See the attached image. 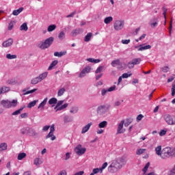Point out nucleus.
Listing matches in <instances>:
<instances>
[{"label":"nucleus","instance_id":"obj_28","mask_svg":"<svg viewBox=\"0 0 175 175\" xmlns=\"http://www.w3.org/2000/svg\"><path fill=\"white\" fill-rule=\"evenodd\" d=\"M91 38H92V33H88L85 36V42H90V40H91Z\"/></svg>","mask_w":175,"mask_h":175},{"label":"nucleus","instance_id":"obj_50","mask_svg":"<svg viewBox=\"0 0 175 175\" xmlns=\"http://www.w3.org/2000/svg\"><path fill=\"white\" fill-rule=\"evenodd\" d=\"M59 39H60L61 40H62L64 39V38H65V33L64 31H61L59 34L58 36Z\"/></svg>","mask_w":175,"mask_h":175},{"label":"nucleus","instance_id":"obj_59","mask_svg":"<svg viewBox=\"0 0 175 175\" xmlns=\"http://www.w3.org/2000/svg\"><path fill=\"white\" fill-rule=\"evenodd\" d=\"M58 175H68V173L66 172V170H63L59 172Z\"/></svg>","mask_w":175,"mask_h":175},{"label":"nucleus","instance_id":"obj_57","mask_svg":"<svg viewBox=\"0 0 175 175\" xmlns=\"http://www.w3.org/2000/svg\"><path fill=\"white\" fill-rule=\"evenodd\" d=\"M175 95V83L172 84V96H174Z\"/></svg>","mask_w":175,"mask_h":175},{"label":"nucleus","instance_id":"obj_5","mask_svg":"<svg viewBox=\"0 0 175 175\" xmlns=\"http://www.w3.org/2000/svg\"><path fill=\"white\" fill-rule=\"evenodd\" d=\"M172 155H173L172 153V148L170 147H166L162 150L161 155L160 157L162 159H166L170 157H172Z\"/></svg>","mask_w":175,"mask_h":175},{"label":"nucleus","instance_id":"obj_4","mask_svg":"<svg viewBox=\"0 0 175 175\" xmlns=\"http://www.w3.org/2000/svg\"><path fill=\"white\" fill-rule=\"evenodd\" d=\"M53 42H54V38L50 37L45 40L44 42L39 45L40 49L41 50H46V49H49L51 44H53Z\"/></svg>","mask_w":175,"mask_h":175},{"label":"nucleus","instance_id":"obj_38","mask_svg":"<svg viewBox=\"0 0 175 175\" xmlns=\"http://www.w3.org/2000/svg\"><path fill=\"white\" fill-rule=\"evenodd\" d=\"M111 66H113V68H115V66H116V65H120V59H116V60H113V61H112L111 62Z\"/></svg>","mask_w":175,"mask_h":175},{"label":"nucleus","instance_id":"obj_52","mask_svg":"<svg viewBox=\"0 0 175 175\" xmlns=\"http://www.w3.org/2000/svg\"><path fill=\"white\" fill-rule=\"evenodd\" d=\"M13 27H14V23L13 21H11L9 23V26H8L9 31H12L13 29Z\"/></svg>","mask_w":175,"mask_h":175},{"label":"nucleus","instance_id":"obj_63","mask_svg":"<svg viewBox=\"0 0 175 175\" xmlns=\"http://www.w3.org/2000/svg\"><path fill=\"white\" fill-rule=\"evenodd\" d=\"M166 131H165V130H161V131H160V133H159V135L160 136H165V134L166 133Z\"/></svg>","mask_w":175,"mask_h":175},{"label":"nucleus","instance_id":"obj_19","mask_svg":"<svg viewBox=\"0 0 175 175\" xmlns=\"http://www.w3.org/2000/svg\"><path fill=\"white\" fill-rule=\"evenodd\" d=\"M47 75H49L48 72H43L42 74L40 75L38 77V79H40V81H42V80H44L47 77Z\"/></svg>","mask_w":175,"mask_h":175},{"label":"nucleus","instance_id":"obj_27","mask_svg":"<svg viewBox=\"0 0 175 175\" xmlns=\"http://www.w3.org/2000/svg\"><path fill=\"white\" fill-rule=\"evenodd\" d=\"M58 64V60H54L52 62V63L50 64L48 70H51L54 66H55Z\"/></svg>","mask_w":175,"mask_h":175},{"label":"nucleus","instance_id":"obj_33","mask_svg":"<svg viewBox=\"0 0 175 175\" xmlns=\"http://www.w3.org/2000/svg\"><path fill=\"white\" fill-rule=\"evenodd\" d=\"M107 126V121H103L98 124L99 128H106Z\"/></svg>","mask_w":175,"mask_h":175},{"label":"nucleus","instance_id":"obj_6","mask_svg":"<svg viewBox=\"0 0 175 175\" xmlns=\"http://www.w3.org/2000/svg\"><path fill=\"white\" fill-rule=\"evenodd\" d=\"M164 120L168 125H175V116L170 114L164 116Z\"/></svg>","mask_w":175,"mask_h":175},{"label":"nucleus","instance_id":"obj_49","mask_svg":"<svg viewBox=\"0 0 175 175\" xmlns=\"http://www.w3.org/2000/svg\"><path fill=\"white\" fill-rule=\"evenodd\" d=\"M127 66L129 69H133V68H135V64H133V62L131 61L128 63Z\"/></svg>","mask_w":175,"mask_h":175},{"label":"nucleus","instance_id":"obj_14","mask_svg":"<svg viewBox=\"0 0 175 175\" xmlns=\"http://www.w3.org/2000/svg\"><path fill=\"white\" fill-rule=\"evenodd\" d=\"M151 49V45H146L140 44L139 46L138 51H144V50H150Z\"/></svg>","mask_w":175,"mask_h":175},{"label":"nucleus","instance_id":"obj_56","mask_svg":"<svg viewBox=\"0 0 175 175\" xmlns=\"http://www.w3.org/2000/svg\"><path fill=\"white\" fill-rule=\"evenodd\" d=\"M122 44H129L131 43V40H122Z\"/></svg>","mask_w":175,"mask_h":175},{"label":"nucleus","instance_id":"obj_9","mask_svg":"<svg viewBox=\"0 0 175 175\" xmlns=\"http://www.w3.org/2000/svg\"><path fill=\"white\" fill-rule=\"evenodd\" d=\"M90 72H91V66H88L87 67H85V68H83L82 70V71L80 72L79 77L81 78V77H84V76H85L86 73H90Z\"/></svg>","mask_w":175,"mask_h":175},{"label":"nucleus","instance_id":"obj_3","mask_svg":"<svg viewBox=\"0 0 175 175\" xmlns=\"http://www.w3.org/2000/svg\"><path fill=\"white\" fill-rule=\"evenodd\" d=\"M53 42H54V38L50 37L45 40L44 42L39 45L40 49L41 50H46V49H49L51 44H53Z\"/></svg>","mask_w":175,"mask_h":175},{"label":"nucleus","instance_id":"obj_55","mask_svg":"<svg viewBox=\"0 0 175 175\" xmlns=\"http://www.w3.org/2000/svg\"><path fill=\"white\" fill-rule=\"evenodd\" d=\"M64 100H59L57 103V105L56 107H55V109H57V107H59V106H61L62 105L64 104Z\"/></svg>","mask_w":175,"mask_h":175},{"label":"nucleus","instance_id":"obj_54","mask_svg":"<svg viewBox=\"0 0 175 175\" xmlns=\"http://www.w3.org/2000/svg\"><path fill=\"white\" fill-rule=\"evenodd\" d=\"M64 121L65 123L70 122L72 121V119H70V118H69V116H65L64 118Z\"/></svg>","mask_w":175,"mask_h":175},{"label":"nucleus","instance_id":"obj_12","mask_svg":"<svg viewBox=\"0 0 175 175\" xmlns=\"http://www.w3.org/2000/svg\"><path fill=\"white\" fill-rule=\"evenodd\" d=\"M13 44V39L9 38L8 40L4 41L2 44L3 47H10Z\"/></svg>","mask_w":175,"mask_h":175},{"label":"nucleus","instance_id":"obj_42","mask_svg":"<svg viewBox=\"0 0 175 175\" xmlns=\"http://www.w3.org/2000/svg\"><path fill=\"white\" fill-rule=\"evenodd\" d=\"M131 76H132L131 72L124 73V74H122V79H128V77H131Z\"/></svg>","mask_w":175,"mask_h":175},{"label":"nucleus","instance_id":"obj_48","mask_svg":"<svg viewBox=\"0 0 175 175\" xmlns=\"http://www.w3.org/2000/svg\"><path fill=\"white\" fill-rule=\"evenodd\" d=\"M103 66H100L97 68V69L95 71V73L98 74V73H100V72H102V70H103Z\"/></svg>","mask_w":175,"mask_h":175},{"label":"nucleus","instance_id":"obj_26","mask_svg":"<svg viewBox=\"0 0 175 175\" xmlns=\"http://www.w3.org/2000/svg\"><path fill=\"white\" fill-rule=\"evenodd\" d=\"M24 107H23L22 108H20L19 109L14 111L12 113V116H18V114H21V111H23V110H24Z\"/></svg>","mask_w":175,"mask_h":175},{"label":"nucleus","instance_id":"obj_20","mask_svg":"<svg viewBox=\"0 0 175 175\" xmlns=\"http://www.w3.org/2000/svg\"><path fill=\"white\" fill-rule=\"evenodd\" d=\"M23 10H24V8H20L18 10H14L12 12V14L14 16H18V14H20V13H21V12H23Z\"/></svg>","mask_w":175,"mask_h":175},{"label":"nucleus","instance_id":"obj_21","mask_svg":"<svg viewBox=\"0 0 175 175\" xmlns=\"http://www.w3.org/2000/svg\"><path fill=\"white\" fill-rule=\"evenodd\" d=\"M132 122H133V118H129L126 119V121L124 123V126H129V125H131V124H132Z\"/></svg>","mask_w":175,"mask_h":175},{"label":"nucleus","instance_id":"obj_64","mask_svg":"<svg viewBox=\"0 0 175 175\" xmlns=\"http://www.w3.org/2000/svg\"><path fill=\"white\" fill-rule=\"evenodd\" d=\"M167 175H175V172L172 170L171 171L168 172Z\"/></svg>","mask_w":175,"mask_h":175},{"label":"nucleus","instance_id":"obj_40","mask_svg":"<svg viewBox=\"0 0 175 175\" xmlns=\"http://www.w3.org/2000/svg\"><path fill=\"white\" fill-rule=\"evenodd\" d=\"M57 100L55 98H52L49 100V103L50 105H55L57 104Z\"/></svg>","mask_w":175,"mask_h":175},{"label":"nucleus","instance_id":"obj_58","mask_svg":"<svg viewBox=\"0 0 175 175\" xmlns=\"http://www.w3.org/2000/svg\"><path fill=\"white\" fill-rule=\"evenodd\" d=\"M106 106L105 105H100L97 108V113H99L100 110H103V109H105Z\"/></svg>","mask_w":175,"mask_h":175},{"label":"nucleus","instance_id":"obj_30","mask_svg":"<svg viewBox=\"0 0 175 175\" xmlns=\"http://www.w3.org/2000/svg\"><path fill=\"white\" fill-rule=\"evenodd\" d=\"M66 91V90L64 88L59 89L57 92V96H62V95H64V94H65Z\"/></svg>","mask_w":175,"mask_h":175},{"label":"nucleus","instance_id":"obj_35","mask_svg":"<svg viewBox=\"0 0 175 175\" xmlns=\"http://www.w3.org/2000/svg\"><path fill=\"white\" fill-rule=\"evenodd\" d=\"M50 137H51V140H55V139H56V137H55V135H54L53 134V133H51V132H49V134L46 135V139H49V138H50Z\"/></svg>","mask_w":175,"mask_h":175},{"label":"nucleus","instance_id":"obj_13","mask_svg":"<svg viewBox=\"0 0 175 175\" xmlns=\"http://www.w3.org/2000/svg\"><path fill=\"white\" fill-rule=\"evenodd\" d=\"M47 100H49L48 98H45L43 101L38 105V109H40V110H44V106L47 103Z\"/></svg>","mask_w":175,"mask_h":175},{"label":"nucleus","instance_id":"obj_51","mask_svg":"<svg viewBox=\"0 0 175 175\" xmlns=\"http://www.w3.org/2000/svg\"><path fill=\"white\" fill-rule=\"evenodd\" d=\"M143 118H144V116H143L142 114H139L137 116V122H139V121H142V120H143Z\"/></svg>","mask_w":175,"mask_h":175},{"label":"nucleus","instance_id":"obj_25","mask_svg":"<svg viewBox=\"0 0 175 175\" xmlns=\"http://www.w3.org/2000/svg\"><path fill=\"white\" fill-rule=\"evenodd\" d=\"M20 30L25 31H28V25H27V23H24L22 25H21Z\"/></svg>","mask_w":175,"mask_h":175},{"label":"nucleus","instance_id":"obj_46","mask_svg":"<svg viewBox=\"0 0 175 175\" xmlns=\"http://www.w3.org/2000/svg\"><path fill=\"white\" fill-rule=\"evenodd\" d=\"M148 167H150V163H147L146 164L145 167L142 170V172H144V173H146L147 170H148Z\"/></svg>","mask_w":175,"mask_h":175},{"label":"nucleus","instance_id":"obj_37","mask_svg":"<svg viewBox=\"0 0 175 175\" xmlns=\"http://www.w3.org/2000/svg\"><path fill=\"white\" fill-rule=\"evenodd\" d=\"M38 83H40V80L39 79L38 77L31 79V84L35 85V84H38Z\"/></svg>","mask_w":175,"mask_h":175},{"label":"nucleus","instance_id":"obj_16","mask_svg":"<svg viewBox=\"0 0 175 175\" xmlns=\"http://www.w3.org/2000/svg\"><path fill=\"white\" fill-rule=\"evenodd\" d=\"M83 32V29H76L75 30H72L71 32L72 36H77V35H79V33H81Z\"/></svg>","mask_w":175,"mask_h":175},{"label":"nucleus","instance_id":"obj_29","mask_svg":"<svg viewBox=\"0 0 175 175\" xmlns=\"http://www.w3.org/2000/svg\"><path fill=\"white\" fill-rule=\"evenodd\" d=\"M111 21H113V18L112 16H108V17H106L105 19H104V23L105 24H110L111 23Z\"/></svg>","mask_w":175,"mask_h":175},{"label":"nucleus","instance_id":"obj_8","mask_svg":"<svg viewBox=\"0 0 175 175\" xmlns=\"http://www.w3.org/2000/svg\"><path fill=\"white\" fill-rule=\"evenodd\" d=\"M124 23L122 21H116L113 24L114 29L116 31H121L124 28Z\"/></svg>","mask_w":175,"mask_h":175},{"label":"nucleus","instance_id":"obj_47","mask_svg":"<svg viewBox=\"0 0 175 175\" xmlns=\"http://www.w3.org/2000/svg\"><path fill=\"white\" fill-rule=\"evenodd\" d=\"M36 91H38V89H33L31 90L27 91L25 93H24V95H28L29 94H33V92H36Z\"/></svg>","mask_w":175,"mask_h":175},{"label":"nucleus","instance_id":"obj_18","mask_svg":"<svg viewBox=\"0 0 175 175\" xmlns=\"http://www.w3.org/2000/svg\"><path fill=\"white\" fill-rule=\"evenodd\" d=\"M155 152L158 157H161L162 155V146H158L155 148Z\"/></svg>","mask_w":175,"mask_h":175},{"label":"nucleus","instance_id":"obj_32","mask_svg":"<svg viewBox=\"0 0 175 175\" xmlns=\"http://www.w3.org/2000/svg\"><path fill=\"white\" fill-rule=\"evenodd\" d=\"M57 28V26L55 25H51L48 27V32H53V31H55Z\"/></svg>","mask_w":175,"mask_h":175},{"label":"nucleus","instance_id":"obj_15","mask_svg":"<svg viewBox=\"0 0 175 175\" xmlns=\"http://www.w3.org/2000/svg\"><path fill=\"white\" fill-rule=\"evenodd\" d=\"M150 25L151 28H155L158 25V18H153L150 21Z\"/></svg>","mask_w":175,"mask_h":175},{"label":"nucleus","instance_id":"obj_22","mask_svg":"<svg viewBox=\"0 0 175 175\" xmlns=\"http://www.w3.org/2000/svg\"><path fill=\"white\" fill-rule=\"evenodd\" d=\"M87 61H88V62H92L94 64H99V62H100V59L94 58H88Z\"/></svg>","mask_w":175,"mask_h":175},{"label":"nucleus","instance_id":"obj_11","mask_svg":"<svg viewBox=\"0 0 175 175\" xmlns=\"http://www.w3.org/2000/svg\"><path fill=\"white\" fill-rule=\"evenodd\" d=\"M27 135L35 137L38 136V133H36V131H35V129L32 128H29L27 131Z\"/></svg>","mask_w":175,"mask_h":175},{"label":"nucleus","instance_id":"obj_60","mask_svg":"<svg viewBox=\"0 0 175 175\" xmlns=\"http://www.w3.org/2000/svg\"><path fill=\"white\" fill-rule=\"evenodd\" d=\"M106 167H107V162H105L103 164L101 168H100V170L102 172L104 169H106Z\"/></svg>","mask_w":175,"mask_h":175},{"label":"nucleus","instance_id":"obj_43","mask_svg":"<svg viewBox=\"0 0 175 175\" xmlns=\"http://www.w3.org/2000/svg\"><path fill=\"white\" fill-rule=\"evenodd\" d=\"M29 128H23V129H22L21 130V133L22 134V135H25V133H26V135H28V129H29Z\"/></svg>","mask_w":175,"mask_h":175},{"label":"nucleus","instance_id":"obj_23","mask_svg":"<svg viewBox=\"0 0 175 175\" xmlns=\"http://www.w3.org/2000/svg\"><path fill=\"white\" fill-rule=\"evenodd\" d=\"M8 150V144L6 143L0 144V151H5Z\"/></svg>","mask_w":175,"mask_h":175},{"label":"nucleus","instance_id":"obj_45","mask_svg":"<svg viewBox=\"0 0 175 175\" xmlns=\"http://www.w3.org/2000/svg\"><path fill=\"white\" fill-rule=\"evenodd\" d=\"M1 89H3V94H5V92H9V91H10V88L7 86H3L1 88Z\"/></svg>","mask_w":175,"mask_h":175},{"label":"nucleus","instance_id":"obj_2","mask_svg":"<svg viewBox=\"0 0 175 175\" xmlns=\"http://www.w3.org/2000/svg\"><path fill=\"white\" fill-rule=\"evenodd\" d=\"M1 105L4 107V109H10L11 107H16L18 102L17 100H12V101L9 100H3L1 101Z\"/></svg>","mask_w":175,"mask_h":175},{"label":"nucleus","instance_id":"obj_61","mask_svg":"<svg viewBox=\"0 0 175 175\" xmlns=\"http://www.w3.org/2000/svg\"><path fill=\"white\" fill-rule=\"evenodd\" d=\"M77 107H72L70 110V113H77Z\"/></svg>","mask_w":175,"mask_h":175},{"label":"nucleus","instance_id":"obj_7","mask_svg":"<svg viewBox=\"0 0 175 175\" xmlns=\"http://www.w3.org/2000/svg\"><path fill=\"white\" fill-rule=\"evenodd\" d=\"M85 151H87V148H83L81 144L77 145L75 148V152L77 155H83V154H85Z\"/></svg>","mask_w":175,"mask_h":175},{"label":"nucleus","instance_id":"obj_24","mask_svg":"<svg viewBox=\"0 0 175 175\" xmlns=\"http://www.w3.org/2000/svg\"><path fill=\"white\" fill-rule=\"evenodd\" d=\"M27 157V154L25 152L19 153L17 157L18 161H22Z\"/></svg>","mask_w":175,"mask_h":175},{"label":"nucleus","instance_id":"obj_31","mask_svg":"<svg viewBox=\"0 0 175 175\" xmlns=\"http://www.w3.org/2000/svg\"><path fill=\"white\" fill-rule=\"evenodd\" d=\"M66 54V51H63V52H55L54 53V56L55 57H62L63 55H65Z\"/></svg>","mask_w":175,"mask_h":175},{"label":"nucleus","instance_id":"obj_41","mask_svg":"<svg viewBox=\"0 0 175 175\" xmlns=\"http://www.w3.org/2000/svg\"><path fill=\"white\" fill-rule=\"evenodd\" d=\"M146 152V149H138L137 150L136 154L137 155H142V154H144Z\"/></svg>","mask_w":175,"mask_h":175},{"label":"nucleus","instance_id":"obj_34","mask_svg":"<svg viewBox=\"0 0 175 175\" xmlns=\"http://www.w3.org/2000/svg\"><path fill=\"white\" fill-rule=\"evenodd\" d=\"M6 58L8 59H16V58H17V55L8 53L6 55Z\"/></svg>","mask_w":175,"mask_h":175},{"label":"nucleus","instance_id":"obj_36","mask_svg":"<svg viewBox=\"0 0 175 175\" xmlns=\"http://www.w3.org/2000/svg\"><path fill=\"white\" fill-rule=\"evenodd\" d=\"M37 102H38V100H33V101L30 102V103L28 104L27 107H28L29 109H31V108H32V107L36 106V103H37Z\"/></svg>","mask_w":175,"mask_h":175},{"label":"nucleus","instance_id":"obj_39","mask_svg":"<svg viewBox=\"0 0 175 175\" xmlns=\"http://www.w3.org/2000/svg\"><path fill=\"white\" fill-rule=\"evenodd\" d=\"M131 62H133V64L134 65H139L140 62H142V59L140 58L133 59Z\"/></svg>","mask_w":175,"mask_h":175},{"label":"nucleus","instance_id":"obj_53","mask_svg":"<svg viewBox=\"0 0 175 175\" xmlns=\"http://www.w3.org/2000/svg\"><path fill=\"white\" fill-rule=\"evenodd\" d=\"M161 70L164 72V73H167V72L170 70V68H169V66H164L161 68Z\"/></svg>","mask_w":175,"mask_h":175},{"label":"nucleus","instance_id":"obj_62","mask_svg":"<svg viewBox=\"0 0 175 175\" xmlns=\"http://www.w3.org/2000/svg\"><path fill=\"white\" fill-rule=\"evenodd\" d=\"M34 165H36L38 166L39 165V158H36L33 161Z\"/></svg>","mask_w":175,"mask_h":175},{"label":"nucleus","instance_id":"obj_44","mask_svg":"<svg viewBox=\"0 0 175 175\" xmlns=\"http://www.w3.org/2000/svg\"><path fill=\"white\" fill-rule=\"evenodd\" d=\"M68 103H65L63 105H62L61 107H59V108H57V110L61 111V110H64V109H66V107H68Z\"/></svg>","mask_w":175,"mask_h":175},{"label":"nucleus","instance_id":"obj_10","mask_svg":"<svg viewBox=\"0 0 175 175\" xmlns=\"http://www.w3.org/2000/svg\"><path fill=\"white\" fill-rule=\"evenodd\" d=\"M124 124H125V120H122L118 126V129H117V133L120 134V133H124V132H125V130H124Z\"/></svg>","mask_w":175,"mask_h":175},{"label":"nucleus","instance_id":"obj_1","mask_svg":"<svg viewBox=\"0 0 175 175\" xmlns=\"http://www.w3.org/2000/svg\"><path fill=\"white\" fill-rule=\"evenodd\" d=\"M126 165V160L124 157L118 158L112 161L111 165L108 167V172L109 173H117L118 170L122 169V166Z\"/></svg>","mask_w":175,"mask_h":175},{"label":"nucleus","instance_id":"obj_17","mask_svg":"<svg viewBox=\"0 0 175 175\" xmlns=\"http://www.w3.org/2000/svg\"><path fill=\"white\" fill-rule=\"evenodd\" d=\"M92 125V122H90L88 124H86L83 129L81 133H86V132H88L90 130V128H91V126Z\"/></svg>","mask_w":175,"mask_h":175}]
</instances>
